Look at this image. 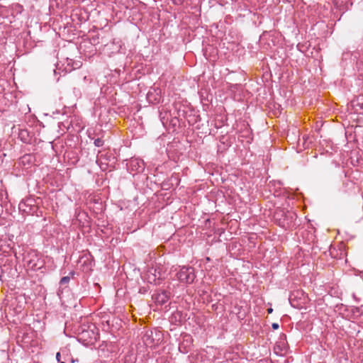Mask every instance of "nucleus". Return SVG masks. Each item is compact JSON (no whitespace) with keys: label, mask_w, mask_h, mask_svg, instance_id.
Segmentation results:
<instances>
[{"label":"nucleus","mask_w":363,"mask_h":363,"mask_svg":"<svg viewBox=\"0 0 363 363\" xmlns=\"http://www.w3.org/2000/svg\"><path fill=\"white\" fill-rule=\"evenodd\" d=\"M296 217V214L291 212L285 213L283 211H279L275 213V218L278 221V224L284 228H289Z\"/></svg>","instance_id":"1"},{"label":"nucleus","mask_w":363,"mask_h":363,"mask_svg":"<svg viewBox=\"0 0 363 363\" xmlns=\"http://www.w3.org/2000/svg\"><path fill=\"white\" fill-rule=\"evenodd\" d=\"M194 269L193 267H183L177 273L178 279L184 283L191 284L195 279Z\"/></svg>","instance_id":"2"},{"label":"nucleus","mask_w":363,"mask_h":363,"mask_svg":"<svg viewBox=\"0 0 363 363\" xmlns=\"http://www.w3.org/2000/svg\"><path fill=\"white\" fill-rule=\"evenodd\" d=\"M81 338L84 340H88V343H93L96 341L98 338V333H94L93 330H83L81 334Z\"/></svg>","instance_id":"3"},{"label":"nucleus","mask_w":363,"mask_h":363,"mask_svg":"<svg viewBox=\"0 0 363 363\" xmlns=\"http://www.w3.org/2000/svg\"><path fill=\"white\" fill-rule=\"evenodd\" d=\"M104 140L101 138H96L94 141V144L96 147H102L104 145Z\"/></svg>","instance_id":"4"},{"label":"nucleus","mask_w":363,"mask_h":363,"mask_svg":"<svg viewBox=\"0 0 363 363\" xmlns=\"http://www.w3.org/2000/svg\"><path fill=\"white\" fill-rule=\"evenodd\" d=\"M186 342L187 343H191L192 340H191V337L190 335H185L184 337V342H182V344L180 345L179 347V349L181 350L182 347L184 345V342Z\"/></svg>","instance_id":"5"},{"label":"nucleus","mask_w":363,"mask_h":363,"mask_svg":"<svg viewBox=\"0 0 363 363\" xmlns=\"http://www.w3.org/2000/svg\"><path fill=\"white\" fill-rule=\"evenodd\" d=\"M69 280H70L69 277H68V276L63 277L60 279V283L61 285H64V284H66L69 283Z\"/></svg>","instance_id":"6"},{"label":"nucleus","mask_w":363,"mask_h":363,"mask_svg":"<svg viewBox=\"0 0 363 363\" xmlns=\"http://www.w3.org/2000/svg\"><path fill=\"white\" fill-rule=\"evenodd\" d=\"M159 297H161V300L158 299V301H161L162 303L166 302V299L167 298V296L165 294H163L162 296L160 295Z\"/></svg>","instance_id":"7"},{"label":"nucleus","mask_w":363,"mask_h":363,"mask_svg":"<svg viewBox=\"0 0 363 363\" xmlns=\"http://www.w3.org/2000/svg\"><path fill=\"white\" fill-rule=\"evenodd\" d=\"M184 0H173V3L175 5H181L184 2Z\"/></svg>","instance_id":"8"},{"label":"nucleus","mask_w":363,"mask_h":363,"mask_svg":"<svg viewBox=\"0 0 363 363\" xmlns=\"http://www.w3.org/2000/svg\"><path fill=\"white\" fill-rule=\"evenodd\" d=\"M272 327L274 330H277L279 328V325L278 323H272Z\"/></svg>","instance_id":"9"},{"label":"nucleus","mask_w":363,"mask_h":363,"mask_svg":"<svg viewBox=\"0 0 363 363\" xmlns=\"http://www.w3.org/2000/svg\"><path fill=\"white\" fill-rule=\"evenodd\" d=\"M60 352H57V353L56 354V359H57V360L58 362H60Z\"/></svg>","instance_id":"10"},{"label":"nucleus","mask_w":363,"mask_h":363,"mask_svg":"<svg viewBox=\"0 0 363 363\" xmlns=\"http://www.w3.org/2000/svg\"><path fill=\"white\" fill-rule=\"evenodd\" d=\"M81 66L80 62L79 63H76V67L74 69L78 68Z\"/></svg>","instance_id":"11"},{"label":"nucleus","mask_w":363,"mask_h":363,"mask_svg":"<svg viewBox=\"0 0 363 363\" xmlns=\"http://www.w3.org/2000/svg\"><path fill=\"white\" fill-rule=\"evenodd\" d=\"M267 311H268V313H271L272 312V311H273V310H272V308H269Z\"/></svg>","instance_id":"12"},{"label":"nucleus","mask_w":363,"mask_h":363,"mask_svg":"<svg viewBox=\"0 0 363 363\" xmlns=\"http://www.w3.org/2000/svg\"><path fill=\"white\" fill-rule=\"evenodd\" d=\"M60 363H65V362H60Z\"/></svg>","instance_id":"13"}]
</instances>
